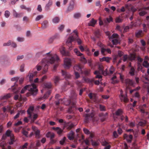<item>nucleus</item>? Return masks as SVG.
<instances>
[{
	"instance_id": "38",
	"label": "nucleus",
	"mask_w": 149,
	"mask_h": 149,
	"mask_svg": "<svg viewBox=\"0 0 149 149\" xmlns=\"http://www.w3.org/2000/svg\"><path fill=\"white\" fill-rule=\"evenodd\" d=\"M129 58L130 60H134L136 58L135 55L132 54H130V56L128 57Z\"/></svg>"
},
{
	"instance_id": "12",
	"label": "nucleus",
	"mask_w": 149,
	"mask_h": 149,
	"mask_svg": "<svg viewBox=\"0 0 149 149\" xmlns=\"http://www.w3.org/2000/svg\"><path fill=\"white\" fill-rule=\"evenodd\" d=\"M149 7H144L139 9V14L141 16H143L147 13V12L145 10H148Z\"/></svg>"
},
{
	"instance_id": "1",
	"label": "nucleus",
	"mask_w": 149,
	"mask_h": 149,
	"mask_svg": "<svg viewBox=\"0 0 149 149\" xmlns=\"http://www.w3.org/2000/svg\"><path fill=\"white\" fill-rule=\"evenodd\" d=\"M25 87L26 90L30 91L31 95L33 96H36L37 94L38 90L36 88V85L34 84L27 85Z\"/></svg>"
},
{
	"instance_id": "11",
	"label": "nucleus",
	"mask_w": 149,
	"mask_h": 149,
	"mask_svg": "<svg viewBox=\"0 0 149 149\" xmlns=\"http://www.w3.org/2000/svg\"><path fill=\"white\" fill-rule=\"evenodd\" d=\"M61 73L62 76L66 80L69 79L71 77V75L65 71L62 70Z\"/></svg>"
},
{
	"instance_id": "20",
	"label": "nucleus",
	"mask_w": 149,
	"mask_h": 149,
	"mask_svg": "<svg viewBox=\"0 0 149 149\" xmlns=\"http://www.w3.org/2000/svg\"><path fill=\"white\" fill-rule=\"evenodd\" d=\"M113 20L111 16H109V17L104 19L103 21L105 24H107V23H110L111 21H112Z\"/></svg>"
},
{
	"instance_id": "45",
	"label": "nucleus",
	"mask_w": 149,
	"mask_h": 149,
	"mask_svg": "<svg viewBox=\"0 0 149 149\" xmlns=\"http://www.w3.org/2000/svg\"><path fill=\"white\" fill-rule=\"evenodd\" d=\"M129 58L127 54H125L123 55V61L126 62Z\"/></svg>"
},
{
	"instance_id": "33",
	"label": "nucleus",
	"mask_w": 149,
	"mask_h": 149,
	"mask_svg": "<svg viewBox=\"0 0 149 149\" xmlns=\"http://www.w3.org/2000/svg\"><path fill=\"white\" fill-rule=\"evenodd\" d=\"M73 69L74 72L76 71V70L81 71V67H80V66L77 65H75Z\"/></svg>"
},
{
	"instance_id": "24",
	"label": "nucleus",
	"mask_w": 149,
	"mask_h": 149,
	"mask_svg": "<svg viewBox=\"0 0 149 149\" xmlns=\"http://www.w3.org/2000/svg\"><path fill=\"white\" fill-rule=\"evenodd\" d=\"M111 59V58L108 57H103L102 58H100V61H106L107 62L109 63L110 59Z\"/></svg>"
},
{
	"instance_id": "23",
	"label": "nucleus",
	"mask_w": 149,
	"mask_h": 149,
	"mask_svg": "<svg viewBox=\"0 0 149 149\" xmlns=\"http://www.w3.org/2000/svg\"><path fill=\"white\" fill-rule=\"evenodd\" d=\"M97 21L95 20L93 18L90 21L89 23L88 24V25L89 26H94L96 23Z\"/></svg>"
},
{
	"instance_id": "16",
	"label": "nucleus",
	"mask_w": 149,
	"mask_h": 149,
	"mask_svg": "<svg viewBox=\"0 0 149 149\" xmlns=\"http://www.w3.org/2000/svg\"><path fill=\"white\" fill-rule=\"evenodd\" d=\"M125 82L126 85L132 86L133 85L134 82L132 79H127L125 80Z\"/></svg>"
},
{
	"instance_id": "34",
	"label": "nucleus",
	"mask_w": 149,
	"mask_h": 149,
	"mask_svg": "<svg viewBox=\"0 0 149 149\" xmlns=\"http://www.w3.org/2000/svg\"><path fill=\"white\" fill-rule=\"evenodd\" d=\"M143 66L146 68L149 67V63L146 61H144L143 63Z\"/></svg>"
},
{
	"instance_id": "19",
	"label": "nucleus",
	"mask_w": 149,
	"mask_h": 149,
	"mask_svg": "<svg viewBox=\"0 0 149 149\" xmlns=\"http://www.w3.org/2000/svg\"><path fill=\"white\" fill-rule=\"evenodd\" d=\"M53 80L54 83L56 85L58 83L60 80H61L60 77L58 76H55L53 78Z\"/></svg>"
},
{
	"instance_id": "8",
	"label": "nucleus",
	"mask_w": 149,
	"mask_h": 149,
	"mask_svg": "<svg viewBox=\"0 0 149 149\" xmlns=\"http://www.w3.org/2000/svg\"><path fill=\"white\" fill-rule=\"evenodd\" d=\"M74 2L72 1H71L69 3V5L66 11L67 12H69L73 11L74 9Z\"/></svg>"
},
{
	"instance_id": "50",
	"label": "nucleus",
	"mask_w": 149,
	"mask_h": 149,
	"mask_svg": "<svg viewBox=\"0 0 149 149\" xmlns=\"http://www.w3.org/2000/svg\"><path fill=\"white\" fill-rule=\"evenodd\" d=\"M77 40V42L78 45H80L81 44L82 41L80 39L78 38H77L76 39H74V40Z\"/></svg>"
},
{
	"instance_id": "57",
	"label": "nucleus",
	"mask_w": 149,
	"mask_h": 149,
	"mask_svg": "<svg viewBox=\"0 0 149 149\" xmlns=\"http://www.w3.org/2000/svg\"><path fill=\"white\" fill-rule=\"evenodd\" d=\"M118 55L120 57L124 55V53L121 51H118Z\"/></svg>"
},
{
	"instance_id": "29",
	"label": "nucleus",
	"mask_w": 149,
	"mask_h": 149,
	"mask_svg": "<svg viewBox=\"0 0 149 149\" xmlns=\"http://www.w3.org/2000/svg\"><path fill=\"white\" fill-rule=\"evenodd\" d=\"M94 34L95 36L97 38H98L100 36V33L99 30L97 29L95 31Z\"/></svg>"
},
{
	"instance_id": "31",
	"label": "nucleus",
	"mask_w": 149,
	"mask_h": 149,
	"mask_svg": "<svg viewBox=\"0 0 149 149\" xmlns=\"http://www.w3.org/2000/svg\"><path fill=\"white\" fill-rule=\"evenodd\" d=\"M100 71L102 73V74L104 76H106L108 74L107 70L106 69L104 71L102 68L100 69Z\"/></svg>"
},
{
	"instance_id": "15",
	"label": "nucleus",
	"mask_w": 149,
	"mask_h": 149,
	"mask_svg": "<svg viewBox=\"0 0 149 149\" xmlns=\"http://www.w3.org/2000/svg\"><path fill=\"white\" fill-rule=\"evenodd\" d=\"M13 16L16 18L21 17L23 15L22 13H17L14 10H13Z\"/></svg>"
},
{
	"instance_id": "32",
	"label": "nucleus",
	"mask_w": 149,
	"mask_h": 149,
	"mask_svg": "<svg viewBox=\"0 0 149 149\" xmlns=\"http://www.w3.org/2000/svg\"><path fill=\"white\" fill-rule=\"evenodd\" d=\"M73 16L74 18L78 19L81 16V14L80 13H74Z\"/></svg>"
},
{
	"instance_id": "28",
	"label": "nucleus",
	"mask_w": 149,
	"mask_h": 149,
	"mask_svg": "<svg viewBox=\"0 0 149 149\" xmlns=\"http://www.w3.org/2000/svg\"><path fill=\"white\" fill-rule=\"evenodd\" d=\"M74 52L76 53V54L78 56H83V54L81 53L80 51L77 49H74Z\"/></svg>"
},
{
	"instance_id": "64",
	"label": "nucleus",
	"mask_w": 149,
	"mask_h": 149,
	"mask_svg": "<svg viewBox=\"0 0 149 149\" xmlns=\"http://www.w3.org/2000/svg\"><path fill=\"white\" fill-rule=\"evenodd\" d=\"M74 73L76 78L77 79H78L80 77L79 74L78 72L76 71H75Z\"/></svg>"
},
{
	"instance_id": "27",
	"label": "nucleus",
	"mask_w": 149,
	"mask_h": 149,
	"mask_svg": "<svg viewBox=\"0 0 149 149\" xmlns=\"http://www.w3.org/2000/svg\"><path fill=\"white\" fill-rule=\"evenodd\" d=\"M143 34V32L142 30H139L136 33V36L137 37L141 36Z\"/></svg>"
},
{
	"instance_id": "58",
	"label": "nucleus",
	"mask_w": 149,
	"mask_h": 149,
	"mask_svg": "<svg viewBox=\"0 0 149 149\" xmlns=\"http://www.w3.org/2000/svg\"><path fill=\"white\" fill-rule=\"evenodd\" d=\"M122 20L119 18V17H117L116 19V23H120L122 22Z\"/></svg>"
},
{
	"instance_id": "62",
	"label": "nucleus",
	"mask_w": 149,
	"mask_h": 149,
	"mask_svg": "<svg viewBox=\"0 0 149 149\" xmlns=\"http://www.w3.org/2000/svg\"><path fill=\"white\" fill-rule=\"evenodd\" d=\"M37 10L40 12L42 11V9L40 5H39L37 7Z\"/></svg>"
},
{
	"instance_id": "7",
	"label": "nucleus",
	"mask_w": 149,
	"mask_h": 149,
	"mask_svg": "<svg viewBox=\"0 0 149 149\" xmlns=\"http://www.w3.org/2000/svg\"><path fill=\"white\" fill-rule=\"evenodd\" d=\"M59 61V58L57 55H54L53 56H52L50 58L48 62L51 64H53L55 63L58 62Z\"/></svg>"
},
{
	"instance_id": "9",
	"label": "nucleus",
	"mask_w": 149,
	"mask_h": 149,
	"mask_svg": "<svg viewBox=\"0 0 149 149\" xmlns=\"http://www.w3.org/2000/svg\"><path fill=\"white\" fill-rule=\"evenodd\" d=\"M74 132L72 131H71L69 134H68V139L70 140H72L74 139H75V141H76L77 137H78V134H77V136L76 138L74 136Z\"/></svg>"
},
{
	"instance_id": "39",
	"label": "nucleus",
	"mask_w": 149,
	"mask_h": 149,
	"mask_svg": "<svg viewBox=\"0 0 149 149\" xmlns=\"http://www.w3.org/2000/svg\"><path fill=\"white\" fill-rule=\"evenodd\" d=\"M43 18V16L42 15H38L35 18V21H38L40 19Z\"/></svg>"
},
{
	"instance_id": "3",
	"label": "nucleus",
	"mask_w": 149,
	"mask_h": 149,
	"mask_svg": "<svg viewBox=\"0 0 149 149\" xmlns=\"http://www.w3.org/2000/svg\"><path fill=\"white\" fill-rule=\"evenodd\" d=\"M118 37L117 34L114 33L109 38V39L111 40V39H112V42L113 44L116 45L119 43L118 41Z\"/></svg>"
},
{
	"instance_id": "49",
	"label": "nucleus",
	"mask_w": 149,
	"mask_h": 149,
	"mask_svg": "<svg viewBox=\"0 0 149 149\" xmlns=\"http://www.w3.org/2000/svg\"><path fill=\"white\" fill-rule=\"evenodd\" d=\"M65 26L64 25H61L58 27L60 31H62L64 28Z\"/></svg>"
},
{
	"instance_id": "4",
	"label": "nucleus",
	"mask_w": 149,
	"mask_h": 149,
	"mask_svg": "<svg viewBox=\"0 0 149 149\" xmlns=\"http://www.w3.org/2000/svg\"><path fill=\"white\" fill-rule=\"evenodd\" d=\"M32 129L34 132L35 138L37 139H39L41 137L40 130L35 126H32Z\"/></svg>"
},
{
	"instance_id": "40",
	"label": "nucleus",
	"mask_w": 149,
	"mask_h": 149,
	"mask_svg": "<svg viewBox=\"0 0 149 149\" xmlns=\"http://www.w3.org/2000/svg\"><path fill=\"white\" fill-rule=\"evenodd\" d=\"M11 97V94L10 93H8L4 95L2 97V99H6L10 98Z\"/></svg>"
},
{
	"instance_id": "55",
	"label": "nucleus",
	"mask_w": 149,
	"mask_h": 149,
	"mask_svg": "<svg viewBox=\"0 0 149 149\" xmlns=\"http://www.w3.org/2000/svg\"><path fill=\"white\" fill-rule=\"evenodd\" d=\"M63 99H62L61 98L58 99V100L57 101H55L56 105L57 106L60 103V102L61 101L62 102L63 101Z\"/></svg>"
},
{
	"instance_id": "59",
	"label": "nucleus",
	"mask_w": 149,
	"mask_h": 149,
	"mask_svg": "<svg viewBox=\"0 0 149 149\" xmlns=\"http://www.w3.org/2000/svg\"><path fill=\"white\" fill-rule=\"evenodd\" d=\"M142 26L143 27V31L144 32H146L147 31V29L146 24H142Z\"/></svg>"
},
{
	"instance_id": "41",
	"label": "nucleus",
	"mask_w": 149,
	"mask_h": 149,
	"mask_svg": "<svg viewBox=\"0 0 149 149\" xmlns=\"http://www.w3.org/2000/svg\"><path fill=\"white\" fill-rule=\"evenodd\" d=\"M100 109L101 111H105L106 109L105 107L102 104H100L99 105Z\"/></svg>"
},
{
	"instance_id": "25",
	"label": "nucleus",
	"mask_w": 149,
	"mask_h": 149,
	"mask_svg": "<svg viewBox=\"0 0 149 149\" xmlns=\"http://www.w3.org/2000/svg\"><path fill=\"white\" fill-rule=\"evenodd\" d=\"M48 21L45 20L42 23V27L44 28H46L47 27Z\"/></svg>"
},
{
	"instance_id": "14",
	"label": "nucleus",
	"mask_w": 149,
	"mask_h": 149,
	"mask_svg": "<svg viewBox=\"0 0 149 149\" xmlns=\"http://www.w3.org/2000/svg\"><path fill=\"white\" fill-rule=\"evenodd\" d=\"M60 52L62 55L65 56H69L70 54L68 52L66 51L64 47H62L60 49Z\"/></svg>"
},
{
	"instance_id": "18",
	"label": "nucleus",
	"mask_w": 149,
	"mask_h": 149,
	"mask_svg": "<svg viewBox=\"0 0 149 149\" xmlns=\"http://www.w3.org/2000/svg\"><path fill=\"white\" fill-rule=\"evenodd\" d=\"M52 0H49L48 3L46 4L45 9L46 10H48L50 7L52 5Z\"/></svg>"
},
{
	"instance_id": "6",
	"label": "nucleus",
	"mask_w": 149,
	"mask_h": 149,
	"mask_svg": "<svg viewBox=\"0 0 149 149\" xmlns=\"http://www.w3.org/2000/svg\"><path fill=\"white\" fill-rule=\"evenodd\" d=\"M71 66V60L69 58H65L64 60V67L67 69L69 68Z\"/></svg>"
},
{
	"instance_id": "43",
	"label": "nucleus",
	"mask_w": 149,
	"mask_h": 149,
	"mask_svg": "<svg viewBox=\"0 0 149 149\" xmlns=\"http://www.w3.org/2000/svg\"><path fill=\"white\" fill-rule=\"evenodd\" d=\"M11 41L9 40L7 42L4 43L3 44V46L4 47L6 46H9L11 45Z\"/></svg>"
},
{
	"instance_id": "56",
	"label": "nucleus",
	"mask_w": 149,
	"mask_h": 149,
	"mask_svg": "<svg viewBox=\"0 0 149 149\" xmlns=\"http://www.w3.org/2000/svg\"><path fill=\"white\" fill-rule=\"evenodd\" d=\"M24 57L23 55H22L21 56H18L17 57V61L22 59Z\"/></svg>"
},
{
	"instance_id": "22",
	"label": "nucleus",
	"mask_w": 149,
	"mask_h": 149,
	"mask_svg": "<svg viewBox=\"0 0 149 149\" xmlns=\"http://www.w3.org/2000/svg\"><path fill=\"white\" fill-rule=\"evenodd\" d=\"M46 136L47 137H50V139H53L55 135L53 133L48 132L46 134Z\"/></svg>"
},
{
	"instance_id": "60",
	"label": "nucleus",
	"mask_w": 149,
	"mask_h": 149,
	"mask_svg": "<svg viewBox=\"0 0 149 149\" xmlns=\"http://www.w3.org/2000/svg\"><path fill=\"white\" fill-rule=\"evenodd\" d=\"M24 64L22 65L20 67L19 70L21 72H23L24 71Z\"/></svg>"
},
{
	"instance_id": "35",
	"label": "nucleus",
	"mask_w": 149,
	"mask_h": 149,
	"mask_svg": "<svg viewBox=\"0 0 149 149\" xmlns=\"http://www.w3.org/2000/svg\"><path fill=\"white\" fill-rule=\"evenodd\" d=\"M123 112L120 109H118L116 112V116H119L121 115Z\"/></svg>"
},
{
	"instance_id": "44",
	"label": "nucleus",
	"mask_w": 149,
	"mask_h": 149,
	"mask_svg": "<svg viewBox=\"0 0 149 149\" xmlns=\"http://www.w3.org/2000/svg\"><path fill=\"white\" fill-rule=\"evenodd\" d=\"M24 38L22 37H18L17 38V40L19 42H22L24 40Z\"/></svg>"
},
{
	"instance_id": "51",
	"label": "nucleus",
	"mask_w": 149,
	"mask_h": 149,
	"mask_svg": "<svg viewBox=\"0 0 149 149\" xmlns=\"http://www.w3.org/2000/svg\"><path fill=\"white\" fill-rule=\"evenodd\" d=\"M83 79L84 80L85 82L88 83L91 80L90 79L86 77H83Z\"/></svg>"
},
{
	"instance_id": "26",
	"label": "nucleus",
	"mask_w": 149,
	"mask_h": 149,
	"mask_svg": "<svg viewBox=\"0 0 149 149\" xmlns=\"http://www.w3.org/2000/svg\"><path fill=\"white\" fill-rule=\"evenodd\" d=\"M44 86L45 88H50L52 87V85L50 82H47L44 83Z\"/></svg>"
},
{
	"instance_id": "13",
	"label": "nucleus",
	"mask_w": 149,
	"mask_h": 149,
	"mask_svg": "<svg viewBox=\"0 0 149 149\" xmlns=\"http://www.w3.org/2000/svg\"><path fill=\"white\" fill-rule=\"evenodd\" d=\"M123 91L122 90L120 91V94L119 97L121 101H123L125 102H126L128 101V99L127 97L126 94L125 95L123 94Z\"/></svg>"
},
{
	"instance_id": "46",
	"label": "nucleus",
	"mask_w": 149,
	"mask_h": 149,
	"mask_svg": "<svg viewBox=\"0 0 149 149\" xmlns=\"http://www.w3.org/2000/svg\"><path fill=\"white\" fill-rule=\"evenodd\" d=\"M143 67L141 64H139L137 66V70L138 71L141 70L143 72L144 71L142 70Z\"/></svg>"
},
{
	"instance_id": "30",
	"label": "nucleus",
	"mask_w": 149,
	"mask_h": 149,
	"mask_svg": "<svg viewBox=\"0 0 149 149\" xmlns=\"http://www.w3.org/2000/svg\"><path fill=\"white\" fill-rule=\"evenodd\" d=\"M5 135L8 137H10L11 136H13L14 135L11 133V132L9 130H7L6 133Z\"/></svg>"
},
{
	"instance_id": "37",
	"label": "nucleus",
	"mask_w": 149,
	"mask_h": 149,
	"mask_svg": "<svg viewBox=\"0 0 149 149\" xmlns=\"http://www.w3.org/2000/svg\"><path fill=\"white\" fill-rule=\"evenodd\" d=\"M34 110V107L33 106H30L29 109H27V112L28 113H31V112H32Z\"/></svg>"
},
{
	"instance_id": "36",
	"label": "nucleus",
	"mask_w": 149,
	"mask_h": 149,
	"mask_svg": "<svg viewBox=\"0 0 149 149\" xmlns=\"http://www.w3.org/2000/svg\"><path fill=\"white\" fill-rule=\"evenodd\" d=\"M52 22L54 23H57L59 21V19L58 17H55L52 19Z\"/></svg>"
},
{
	"instance_id": "53",
	"label": "nucleus",
	"mask_w": 149,
	"mask_h": 149,
	"mask_svg": "<svg viewBox=\"0 0 149 149\" xmlns=\"http://www.w3.org/2000/svg\"><path fill=\"white\" fill-rule=\"evenodd\" d=\"M74 126V125L72 124H69L68 125L67 128L69 130L73 128Z\"/></svg>"
},
{
	"instance_id": "63",
	"label": "nucleus",
	"mask_w": 149,
	"mask_h": 149,
	"mask_svg": "<svg viewBox=\"0 0 149 149\" xmlns=\"http://www.w3.org/2000/svg\"><path fill=\"white\" fill-rule=\"evenodd\" d=\"M95 5L96 6L99 7L100 8L101 6V5L100 3V1H97L95 3Z\"/></svg>"
},
{
	"instance_id": "2",
	"label": "nucleus",
	"mask_w": 149,
	"mask_h": 149,
	"mask_svg": "<svg viewBox=\"0 0 149 149\" xmlns=\"http://www.w3.org/2000/svg\"><path fill=\"white\" fill-rule=\"evenodd\" d=\"M73 32L75 33V36H69L67 40L66 43L67 45H68L69 46H70L69 47V49L71 50L72 48V47H71V45L72 42L74 41V39H76L78 37V35L77 34V30H74L73 31Z\"/></svg>"
},
{
	"instance_id": "10",
	"label": "nucleus",
	"mask_w": 149,
	"mask_h": 149,
	"mask_svg": "<svg viewBox=\"0 0 149 149\" xmlns=\"http://www.w3.org/2000/svg\"><path fill=\"white\" fill-rule=\"evenodd\" d=\"M46 62L45 61V59H42L40 62V64H41L42 67L44 66V69L43 71L44 72H43V74L46 72L48 69V66L47 64H46Z\"/></svg>"
},
{
	"instance_id": "61",
	"label": "nucleus",
	"mask_w": 149,
	"mask_h": 149,
	"mask_svg": "<svg viewBox=\"0 0 149 149\" xmlns=\"http://www.w3.org/2000/svg\"><path fill=\"white\" fill-rule=\"evenodd\" d=\"M34 76V74L33 73H30L29 76V80L30 81H33V77Z\"/></svg>"
},
{
	"instance_id": "54",
	"label": "nucleus",
	"mask_w": 149,
	"mask_h": 149,
	"mask_svg": "<svg viewBox=\"0 0 149 149\" xmlns=\"http://www.w3.org/2000/svg\"><path fill=\"white\" fill-rule=\"evenodd\" d=\"M91 141L92 145L93 146H97L98 145V143L96 142L93 141V140L92 139L91 140Z\"/></svg>"
},
{
	"instance_id": "52",
	"label": "nucleus",
	"mask_w": 149,
	"mask_h": 149,
	"mask_svg": "<svg viewBox=\"0 0 149 149\" xmlns=\"http://www.w3.org/2000/svg\"><path fill=\"white\" fill-rule=\"evenodd\" d=\"M22 134L25 136L26 137H28V132L26 131L25 130H24L22 132Z\"/></svg>"
},
{
	"instance_id": "42",
	"label": "nucleus",
	"mask_w": 149,
	"mask_h": 149,
	"mask_svg": "<svg viewBox=\"0 0 149 149\" xmlns=\"http://www.w3.org/2000/svg\"><path fill=\"white\" fill-rule=\"evenodd\" d=\"M10 15V13L8 10H6L5 11L4 16L6 18H8Z\"/></svg>"
},
{
	"instance_id": "48",
	"label": "nucleus",
	"mask_w": 149,
	"mask_h": 149,
	"mask_svg": "<svg viewBox=\"0 0 149 149\" xmlns=\"http://www.w3.org/2000/svg\"><path fill=\"white\" fill-rule=\"evenodd\" d=\"M81 60L84 63H87V61L83 56H81Z\"/></svg>"
},
{
	"instance_id": "47",
	"label": "nucleus",
	"mask_w": 149,
	"mask_h": 149,
	"mask_svg": "<svg viewBox=\"0 0 149 149\" xmlns=\"http://www.w3.org/2000/svg\"><path fill=\"white\" fill-rule=\"evenodd\" d=\"M83 130L84 133L86 134H90V132L86 128H84Z\"/></svg>"
},
{
	"instance_id": "5",
	"label": "nucleus",
	"mask_w": 149,
	"mask_h": 149,
	"mask_svg": "<svg viewBox=\"0 0 149 149\" xmlns=\"http://www.w3.org/2000/svg\"><path fill=\"white\" fill-rule=\"evenodd\" d=\"M94 111L92 110V112L91 114L86 113L84 114V122L86 123H88L90 119L92 118L94 116Z\"/></svg>"
},
{
	"instance_id": "21",
	"label": "nucleus",
	"mask_w": 149,
	"mask_h": 149,
	"mask_svg": "<svg viewBox=\"0 0 149 149\" xmlns=\"http://www.w3.org/2000/svg\"><path fill=\"white\" fill-rule=\"evenodd\" d=\"M135 69L133 67L130 68L129 71V74L130 76H132L135 75Z\"/></svg>"
},
{
	"instance_id": "17",
	"label": "nucleus",
	"mask_w": 149,
	"mask_h": 149,
	"mask_svg": "<svg viewBox=\"0 0 149 149\" xmlns=\"http://www.w3.org/2000/svg\"><path fill=\"white\" fill-rule=\"evenodd\" d=\"M52 129L56 131L57 132V134H61L63 131V130H62L60 128L58 127H53L52 128Z\"/></svg>"
}]
</instances>
